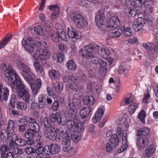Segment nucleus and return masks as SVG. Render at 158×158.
Masks as SVG:
<instances>
[{
	"label": "nucleus",
	"instance_id": "1",
	"mask_svg": "<svg viewBox=\"0 0 158 158\" xmlns=\"http://www.w3.org/2000/svg\"><path fill=\"white\" fill-rule=\"evenodd\" d=\"M22 44L27 53L31 55L34 60L33 65L37 74L44 78L43 67L39 61L42 62L49 58L51 54L48 50V45L44 41L40 42L30 37L26 40L23 39Z\"/></svg>",
	"mask_w": 158,
	"mask_h": 158
},
{
	"label": "nucleus",
	"instance_id": "2",
	"mask_svg": "<svg viewBox=\"0 0 158 158\" xmlns=\"http://www.w3.org/2000/svg\"><path fill=\"white\" fill-rule=\"evenodd\" d=\"M1 66L5 68V81L11 87L14 92H18V96L22 98L26 103H28L30 98L28 90L23 84L20 77L15 73L12 66L10 65L6 66L5 64H3Z\"/></svg>",
	"mask_w": 158,
	"mask_h": 158
},
{
	"label": "nucleus",
	"instance_id": "3",
	"mask_svg": "<svg viewBox=\"0 0 158 158\" xmlns=\"http://www.w3.org/2000/svg\"><path fill=\"white\" fill-rule=\"evenodd\" d=\"M21 58L17 59L16 66L21 71V74L24 79L30 85L33 94L36 96L41 88L42 81L40 78H37L35 83V75L32 72L30 68L23 64Z\"/></svg>",
	"mask_w": 158,
	"mask_h": 158
},
{
	"label": "nucleus",
	"instance_id": "4",
	"mask_svg": "<svg viewBox=\"0 0 158 158\" xmlns=\"http://www.w3.org/2000/svg\"><path fill=\"white\" fill-rule=\"evenodd\" d=\"M77 129H74L70 131H61L60 135L63 140L62 143L64 145L63 150L65 152H68L72 148L70 146L71 144V139L73 141L77 143L81 139V134L80 131L84 130V127L82 124H80L77 126Z\"/></svg>",
	"mask_w": 158,
	"mask_h": 158
},
{
	"label": "nucleus",
	"instance_id": "5",
	"mask_svg": "<svg viewBox=\"0 0 158 158\" xmlns=\"http://www.w3.org/2000/svg\"><path fill=\"white\" fill-rule=\"evenodd\" d=\"M105 10L101 9L96 13L95 16V22L101 30L107 31L109 29L118 28L120 26L119 19L117 16L110 17L105 24V16L104 14Z\"/></svg>",
	"mask_w": 158,
	"mask_h": 158
},
{
	"label": "nucleus",
	"instance_id": "6",
	"mask_svg": "<svg viewBox=\"0 0 158 158\" xmlns=\"http://www.w3.org/2000/svg\"><path fill=\"white\" fill-rule=\"evenodd\" d=\"M50 120L52 122H55L56 121L60 124L64 126V129H60V131L61 133V131H65L68 130L70 131L74 129H77V126L81 124L78 123L76 120H73L70 119H68L67 117L61 114L58 112H56L55 114H52L50 116Z\"/></svg>",
	"mask_w": 158,
	"mask_h": 158
},
{
	"label": "nucleus",
	"instance_id": "7",
	"mask_svg": "<svg viewBox=\"0 0 158 158\" xmlns=\"http://www.w3.org/2000/svg\"><path fill=\"white\" fill-rule=\"evenodd\" d=\"M100 50V54L104 58H106L109 55L110 52L108 48L101 44L92 46L90 45H86L85 47V50L81 49L79 52L80 54L86 57L90 58L92 56L91 52H94L95 54L98 53Z\"/></svg>",
	"mask_w": 158,
	"mask_h": 158
},
{
	"label": "nucleus",
	"instance_id": "8",
	"mask_svg": "<svg viewBox=\"0 0 158 158\" xmlns=\"http://www.w3.org/2000/svg\"><path fill=\"white\" fill-rule=\"evenodd\" d=\"M44 133L47 137L53 141L55 140L57 138L60 139L58 135L59 134L60 135L61 131H60V133H59V130L57 128L52 127V123L49 122L48 118L44 119Z\"/></svg>",
	"mask_w": 158,
	"mask_h": 158
},
{
	"label": "nucleus",
	"instance_id": "9",
	"mask_svg": "<svg viewBox=\"0 0 158 158\" xmlns=\"http://www.w3.org/2000/svg\"><path fill=\"white\" fill-rule=\"evenodd\" d=\"M65 30V27L59 24L57 28V34L52 30L49 31L48 34L49 36H51L52 40L56 43H58L60 40L67 42L68 41V36Z\"/></svg>",
	"mask_w": 158,
	"mask_h": 158
},
{
	"label": "nucleus",
	"instance_id": "10",
	"mask_svg": "<svg viewBox=\"0 0 158 158\" xmlns=\"http://www.w3.org/2000/svg\"><path fill=\"white\" fill-rule=\"evenodd\" d=\"M78 96L77 94H75L72 100H69L68 105L66 106V110L69 115L74 119L77 118V110L76 106L79 105L81 102L80 99L77 98Z\"/></svg>",
	"mask_w": 158,
	"mask_h": 158
},
{
	"label": "nucleus",
	"instance_id": "11",
	"mask_svg": "<svg viewBox=\"0 0 158 158\" xmlns=\"http://www.w3.org/2000/svg\"><path fill=\"white\" fill-rule=\"evenodd\" d=\"M72 21L79 29L85 28L88 25L87 21L85 18L80 14L74 12L70 15Z\"/></svg>",
	"mask_w": 158,
	"mask_h": 158
},
{
	"label": "nucleus",
	"instance_id": "12",
	"mask_svg": "<svg viewBox=\"0 0 158 158\" xmlns=\"http://www.w3.org/2000/svg\"><path fill=\"white\" fill-rule=\"evenodd\" d=\"M144 20L143 17H139L132 23V26L135 31H140L142 33L146 32L144 29V24H146Z\"/></svg>",
	"mask_w": 158,
	"mask_h": 158
},
{
	"label": "nucleus",
	"instance_id": "13",
	"mask_svg": "<svg viewBox=\"0 0 158 158\" xmlns=\"http://www.w3.org/2000/svg\"><path fill=\"white\" fill-rule=\"evenodd\" d=\"M119 142V140L117 138L116 135L114 134L110 138L109 142L106 144V150L107 152H110L114 146H117Z\"/></svg>",
	"mask_w": 158,
	"mask_h": 158
},
{
	"label": "nucleus",
	"instance_id": "14",
	"mask_svg": "<svg viewBox=\"0 0 158 158\" xmlns=\"http://www.w3.org/2000/svg\"><path fill=\"white\" fill-rule=\"evenodd\" d=\"M88 91L92 92L94 94H99L102 89V85H98L96 83L89 82L87 85Z\"/></svg>",
	"mask_w": 158,
	"mask_h": 158
},
{
	"label": "nucleus",
	"instance_id": "15",
	"mask_svg": "<svg viewBox=\"0 0 158 158\" xmlns=\"http://www.w3.org/2000/svg\"><path fill=\"white\" fill-rule=\"evenodd\" d=\"M9 90L8 88L0 84V101L4 100L6 101L9 95Z\"/></svg>",
	"mask_w": 158,
	"mask_h": 158
},
{
	"label": "nucleus",
	"instance_id": "16",
	"mask_svg": "<svg viewBox=\"0 0 158 158\" xmlns=\"http://www.w3.org/2000/svg\"><path fill=\"white\" fill-rule=\"evenodd\" d=\"M67 31L68 35L71 38L77 40L81 38V33L72 27H68Z\"/></svg>",
	"mask_w": 158,
	"mask_h": 158
},
{
	"label": "nucleus",
	"instance_id": "17",
	"mask_svg": "<svg viewBox=\"0 0 158 158\" xmlns=\"http://www.w3.org/2000/svg\"><path fill=\"white\" fill-rule=\"evenodd\" d=\"M137 145L139 150L143 148L148 143V139L145 136H138Z\"/></svg>",
	"mask_w": 158,
	"mask_h": 158
},
{
	"label": "nucleus",
	"instance_id": "18",
	"mask_svg": "<svg viewBox=\"0 0 158 158\" xmlns=\"http://www.w3.org/2000/svg\"><path fill=\"white\" fill-rule=\"evenodd\" d=\"M124 30L123 27L120 28H114L109 29L108 31L109 35L112 38H116L119 36L121 35Z\"/></svg>",
	"mask_w": 158,
	"mask_h": 158
},
{
	"label": "nucleus",
	"instance_id": "19",
	"mask_svg": "<svg viewBox=\"0 0 158 158\" xmlns=\"http://www.w3.org/2000/svg\"><path fill=\"white\" fill-rule=\"evenodd\" d=\"M123 137L122 140V145L118 150V153H121L126 150L128 146V142L127 141V131H125L123 133Z\"/></svg>",
	"mask_w": 158,
	"mask_h": 158
},
{
	"label": "nucleus",
	"instance_id": "20",
	"mask_svg": "<svg viewBox=\"0 0 158 158\" xmlns=\"http://www.w3.org/2000/svg\"><path fill=\"white\" fill-rule=\"evenodd\" d=\"M92 110L90 107H83L80 111V114L82 118L87 119L90 115Z\"/></svg>",
	"mask_w": 158,
	"mask_h": 158
},
{
	"label": "nucleus",
	"instance_id": "21",
	"mask_svg": "<svg viewBox=\"0 0 158 158\" xmlns=\"http://www.w3.org/2000/svg\"><path fill=\"white\" fill-rule=\"evenodd\" d=\"M129 68L127 64L126 63H121L118 69V72L120 74H123L126 77L129 74Z\"/></svg>",
	"mask_w": 158,
	"mask_h": 158
},
{
	"label": "nucleus",
	"instance_id": "22",
	"mask_svg": "<svg viewBox=\"0 0 158 158\" xmlns=\"http://www.w3.org/2000/svg\"><path fill=\"white\" fill-rule=\"evenodd\" d=\"M48 74L51 79L53 80L59 79L61 76L60 72L55 69L49 70Z\"/></svg>",
	"mask_w": 158,
	"mask_h": 158
},
{
	"label": "nucleus",
	"instance_id": "23",
	"mask_svg": "<svg viewBox=\"0 0 158 158\" xmlns=\"http://www.w3.org/2000/svg\"><path fill=\"white\" fill-rule=\"evenodd\" d=\"M30 129L28 130L25 133V136L27 139L32 138L34 137L35 133L39 131V128L36 130V128H32L29 127Z\"/></svg>",
	"mask_w": 158,
	"mask_h": 158
},
{
	"label": "nucleus",
	"instance_id": "24",
	"mask_svg": "<svg viewBox=\"0 0 158 158\" xmlns=\"http://www.w3.org/2000/svg\"><path fill=\"white\" fill-rule=\"evenodd\" d=\"M83 102L85 104L92 106L95 103V101L93 96H86L84 97Z\"/></svg>",
	"mask_w": 158,
	"mask_h": 158
},
{
	"label": "nucleus",
	"instance_id": "25",
	"mask_svg": "<svg viewBox=\"0 0 158 158\" xmlns=\"http://www.w3.org/2000/svg\"><path fill=\"white\" fill-rule=\"evenodd\" d=\"M27 123H29L28 126L29 127L31 128H36V130L38 129L39 128V127L38 124L36 123V120L35 119L31 118H27Z\"/></svg>",
	"mask_w": 158,
	"mask_h": 158
},
{
	"label": "nucleus",
	"instance_id": "26",
	"mask_svg": "<svg viewBox=\"0 0 158 158\" xmlns=\"http://www.w3.org/2000/svg\"><path fill=\"white\" fill-rule=\"evenodd\" d=\"M34 32L36 35H44L46 34L47 31L44 29L40 26L38 25L35 27Z\"/></svg>",
	"mask_w": 158,
	"mask_h": 158
},
{
	"label": "nucleus",
	"instance_id": "27",
	"mask_svg": "<svg viewBox=\"0 0 158 158\" xmlns=\"http://www.w3.org/2000/svg\"><path fill=\"white\" fill-rule=\"evenodd\" d=\"M13 139L16 141L17 145L23 146L26 144V141L23 139L18 138L16 134L13 135Z\"/></svg>",
	"mask_w": 158,
	"mask_h": 158
},
{
	"label": "nucleus",
	"instance_id": "28",
	"mask_svg": "<svg viewBox=\"0 0 158 158\" xmlns=\"http://www.w3.org/2000/svg\"><path fill=\"white\" fill-rule=\"evenodd\" d=\"M156 151V148L154 145H151L147 148L145 151V153L146 156L147 157H151Z\"/></svg>",
	"mask_w": 158,
	"mask_h": 158
},
{
	"label": "nucleus",
	"instance_id": "29",
	"mask_svg": "<svg viewBox=\"0 0 158 158\" xmlns=\"http://www.w3.org/2000/svg\"><path fill=\"white\" fill-rule=\"evenodd\" d=\"M139 106V103L136 101H134L131 104L128 108V110L130 114H133L135 111L136 109Z\"/></svg>",
	"mask_w": 158,
	"mask_h": 158
},
{
	"label": "nucleus",
	"instance_id": "30",
	"mask_svg": "<svg viewBox=\"0 0 158 158\" xmlns=\"http://www.w3.org/2000/svg\"><path fill=\"white\" fill-rule=\"evenodd\" d=\"M15 129V124L14 122L11 120H10L8 122L7 130L9 134H12Z\"/></svg>",
	"mask_w": 158,
	"mask_h": 158
},
{
	"label": "nucleus",
	"instance_id": "31",
	"mask_svg": "<svg viewBox=\"0 0 158 158\" xmlns=\"http://www.w3.org/2000/svg\"><path fill=\"white\" fill-rule=\"evenodd\" d=\"M66 65L67 68L71 71L75 70L77 68L75 62L72 60L68 61L67 62Z\"/></svg>",
	"mask_w": 158,
	"mask_h": 158
},
{
	"label": "nucleus",
	"instance_id": "32",
	"mask_svg": "<svg viewBox=\"0 0 158 158\" xmlns=\"http://www.w3.org/2000/svg\"><path fill=\"white\" fill-rule=\"evenodd\" d=\"M16 100V96L15 95L12 94L10 96V103L7 106V108L9 109H11L14 108Z\"/></svg>",
	"mask_w": 158,
	"mask_h": 158
},
{
	"label": "nucleus",
	"instance_id": "33",
	"mask_svg": "<svg viewBox=\"0 0 158 158\" xmlns=\"http://www.w3.org/2000/svg\"><path fill=\"white\" fill-rule=\"evenodd\" d=\"M154 5L153 1L152 0L147 1L144 3V6L147 8L146 10H148V13H151L152 11V5Z\"/></svg>",
	"mask_w": 158,
	"mask_h": 158
},
{
	"label": "nucleus",
	"instance_id": "34",
	"mask_svg": "<svg viewBox=\"0 0 158 158\" xmlns=\"http://www.w3.org/2000/svg\"><path fill=\"white\" fill-rule=\"evenodd\" d=\"M79 4L87 9V10H89L91 6H90V2L88 0H79L78 2Z\"/></svg>",
	"mask_w": 158,
	"mask_h": 158
},
{
	"label": "nucleus",
	"instance_id": "35",
	"mask_svg": "<svg viewBox=\"0 0 158 158\" xmlns=\"http://www.w3.org/2000/svg\"><path fill=\"white\" fill-rule=\"evenodd\" d=\"M69 87L71 89L75 90L77 92L79 91L82 88L81 85L75 81L71 83L69 85Z\"/></svg>",
	"mask_w": 158,
	"mask_h": 158
},
{
	"label": "nucleus",
	"instance_id": "36",
	"mask_svg": "<svg viewBox=\"0 0 158 158\" xmlns=\"http://www.w3.org/2000/svg\"><path fill=\"white\" fill-rule=\"evenodd\" d=\"M63 83L61 82H58L56 85L53 86L54 90L57 93H60L63 90Z\"/></svg>",
	"mask_w": 158,
	"mask_h": 158
},
{
	"label": "nucleus",
	"instance_id": "37",
	"mask_svg": "<svg viewBox=\"0 0 158 158\" xmlns=\"http://www.w3.org/2000/svg\"><path fill=\"white\" fill-rule=\"evenodd\" d=\"M91 53L93 55L90 58L86 57L84 56H83L82 55H81V56L84 57L89 59H91V61L94 64H98L101 59L98 57H96L94 56V55L96 54L94 53V52H91Z\"/></svg>",
	"mask_w": 158,
	"mask_h": 158
},
{
	"label": "nucleus",
	"instance_id": "38",
	"mask_svg": "<svg viewBox=\"0 0 158 158\" xmlns=\"http://www.w3.org/2000/svg\"><path fill=\"white\" fill-rule=\"evenodd\" d=\"M16 104L17 108L20 110L25 111L27 109V105L24 102L18 101Z\"/></svg>",
	"mask_w": 158,
	"mask_h": 158
},
{
	"label": "nucleus",
	"instance_id": "39",
	"mask_svg": "<svg viewBox=\"0 0 158 158\" xmlns=\"http://www.w3.org/2000/svg\"><path fill=\"white\" fill-rule=\"evenodd\" d=\"M53 57L55 60L61 62L63 61L64 55L62 53H55L53 54Z\"/></svg>",
	"mask_w": 158,
	"mask_h": 158
},
{
	"label": "nucleus",
	"instance_id": "40",
	"mask_svg": "<svg viewBox=\"0 0 158 158\" xmlns=\"http://www.w3.org/2000/svg\"><path fill=\"white\" fill-rule=\"evenodd\" d=\"M146 112L143 110H142L138 114L137 117L142 123H144L145 122V118L146 117Z\"/></svg>",
	"mask_w": 158,
	"mask_h": 158
},
{
	"label": "nucleus",
	"instance_id": "41",
	"mask_svg": "<svg viewBox=\"0 0 158 158\" xmlns=\"http://www.w3.org/2000/svg\"><path fill=\"white\" fill-rule=\"evenodd\" d=\"M126 10L127 15L129 17H134L138 13V10L136 9H127Z\"/></svg>",
	"mask_w": 158,
	"mask_h": 158
},
{
	"label": "nucleus",
	"instance_id": "42",
	"mask_svg": "<svg viewBox=\"0 0 158 158\" xmlns=\"http://www.w3.org/2000/svg\"><path fill=\"white\" fill-rule=\"evenodd\" d=\"M149 129L147 127H144L138 130L137 135L138 136H141V135H145L148 134L149 132Z\"/></svg>",
	"mask_w": 158,
	"mask_h": 158
},
{
	"label": "nucleus",
	"instance_id": "43",
	"mask_svg": "<svg viewBox=\"0 0 158 158\" xmlns=\"http://www.w3.org/2000/svg\"><path fill=\"white\" fill-rule=\"evenodd\" d=\"M118 123H119L121 124H124V125L126 128L129 127V124L128 123V121L126 117L122 116L121 117L118 118H117Z\"/></svg>",
	"mask_w": 158,
	"mask_h": 158
},
{
	"label": "nucleus",
	"instance_id": "44",
	"mask_svg": "<svg viewBox=\"0 0 158 158\" xmlns=\"http://www.w3.org/2000/svg\"><path fill=\"white\" fill-rule=\"evenodd\" d=\"M35 143L36 144L37 148L36 149L37 151H38L39 154H41L43 152L44 153V148L42 147V144L39 140H37L36 141Z\"/></svg>",
	"mask_w": 158,
	"mask_h": 158
},
{
	"label": "nucleus",
	"instance_id": "45",
	"mask_svg": "<svg viewBox=\"0 0 158 158\" xmlns=\"http://www.w3.org/2000/svg\"><path fill=\"white\" fill-rule=\"evenodd\" d=\"M146 2L145 0H133V6L137 7H141Z\"/></svg>",
	"mask_w": 158,
	"mask_h": 158
},
{
	"label": "nucleus",
	"instance_id": "46",
	"mask_svg": "<svg viewBox=\"0 0 158 158\" xmlns=\"http://www.w3.org/2000/svg\"><path fill=\"white\" fill-rule=\"evenodd\" d=\"M50 145L52 154H55L60 151V147L59 145L56 144H52Z\"/></svg>",
	"mask_w": 158,
	"mask_h": 158
},
{
	"label": "nucleus",
	"instance_id": "47",
	"mask_svg": "<svg viewBox=\"0 0 158 158\" xmlns=\"http://www.w3.org/2000/svg\"><path fill=\"white\" fill-rule=\"evenodd\" d=\"M104 107L103 106H99L95 114L97 116L101 118L102 117L104 113Z\"/></svg>",
	"mask_w": 158,
	"mask_h": 158
},
{
	"label": "nucleus",
	"instance_id": "48",
	"mask_svg": "<svg viewBox=\"0 0 158 158\" xmlns=\"http://www.w3.org/2000/svg\"><path fill=\"white\" fill-rule=\"evenodd\" d=\"M11 37L12 35H10L8 36L4 37L3 40L0 43V48H2L4 47L7 44Z\"/></svg>",
	"mask_w": 158,
	"mask_h": 158
},
{
	"label": "nucleus",
	"instance_id": "49",
	"mask_svg": "<svg viewBox=\"0 0 158 158\" xmlns=\"http://www.w3.org/2000/svg\"><path fill=\"white\" fill-rule=\"evenodd\" d=\"M155 37L156 39L154 43H153V45L152 47H153V50L155 52H158V31L155 34Z\"/></svg>",
	"mask_w": 158,
	"mask_h": 158
},
{
	"label": "nucleus",
	"instance_id": "50",
	"mask_svg": "<svg viewBox=\"0 0 158 158\" xmlns=\"http://www.w3.org/2000/svg\"><path fill=\"white\" fill-rule=\"evenodd\" d=\"M153 43L148 42L143 44V48L148 51H152L153 50V47H152Z\"/></svg>",
	"mask_w": 158,
	"mask_h": 158
},
{
	"label": "nucleus",
	"instance_id": "51",
	"mask_svg": "<svg viewBox=\"0 0 158 158\" xmlns=\"http://www.w3.org/2000/svg\"><path fill=\"white\" fill-rule=\"evenodd\" d=\"M8 132L5 130H2L1 134V137L2 140L4 141L6 140L8 138Z\"/></svg>",
	"mask_w": 158,
	"mask_h": 158
},
{
	"label": "nucleus",
	"instance_id": "52",
	"mask_svg": "<svg viewBox=\"0 0 158 158\" xmlns=\"http://www.w3.org/2000/svg\"><path fill=\"white\" fill-rule=\"evenodd\" d=\"M98 64L99 65L100 68L103 69L104 72H106L107 71V69L106 68L107 63L103 60H101Z\"/></svg>",
	"mask_w": 158,
	"mask_h": 158
},
{
	"label": "nucleus",
	"instance_id": "53",
	"mask_svg": "<svg viewBox=\"0 0 158 158\" xmlns=\"http://www.w3.org/2000/svg\"><path fill=\"white\" fill-rule=\"evenodd\" d=\"M25 152L28 154H31L36 152V149L31 147H27L24 149Z\"/></svg>",
	"mask_w": 158,
	"mask_h": 158
},
{
	"label": "nucleus",
	"instance_id": "54",
	"mask_svg": "<svg viewBox=\"0 0 158 158\" xmlns=\"http://www.w3.org/2000/svg\"><path fill=\"white\" fill-rule=\"evenodd\" d=\"M127 131V130H125L123 131V132L122 133V130L121 128L120 127H118L117 129V134L116 135L117 136V138L119 140V138L121 139L123 138V133L124 131Z\"/></svg>",
	"mask_w": 158,
	"mask_h": 158
},
{
	"label": "nucleus",
	"instance_id": "55",
	"mask_svg": "<svg viewBox=\"0 0 158 158\" xmlns=\"http://www.w3.org/2000/svg\"><path fill=\"white\" fill-rule=\"evenodd\" d=\"M123 27L124 28L123 32H124V35L127 36H129L131 35L132 33L131 29L129 27L125 28V27Z\"/></svg>",
	"mask_w": 158,
	"mask_h": 158
},
{
	"label": "nucleus",
	"instance_id": "56",
	"mask_svg": "<svg viewBox=\"0 0 158 158\" xmlns=\"http://www.w3.org/2000/svg\"><path fill=\"white\" fill-rule=\"evenodd\" d=\"M10 150V148L7 145H2L0 148V151L2 152V153L5 154L4 153L9 151Z\"/></svg>",
	"mask_w": 158,
	"mask_h": 158
},
{
	"label": "nucleus",
	"instance_id": "57",
	"mask_svg": "<svg viewBox=\"0 0 158 158\" xmlns=\"http://www.w3.org/2000/svg\"><path fill=\"white\" fill-rule=\"evenodd\" d=\"M47 90L48 94L49 96L51 97V98H55V93L53 91L51 87H48L47 88Z\"/></svg>",
	"mask_w": 158,
	"mask_h": 158
},
{
	"label": "nucleus",
	"instance_id": "58",
	"mask_svg": "<svg viewBox=\"0 0 158 158\" xmlns=\"http://www.w3.org/2000/svg\"><path fill=\"white\" fill-rule=\"evenodd\" d=\"M48 8L50 10L53 11V12H59V7L57 5L49 6Z\"/></svg>",
	"mask_w": 158,
	"mask_h": 158
},
{
	"label": "nucleus",
	"instance_id": "59",
	"mask_svg": "<svg viewBox=\"0 0 158 158\" xmlns=\"http://www.w3.org/2000/svg\"><path fill=\"white\" fill-rule=\"evenodd\" d=\"M11 152L13 153V154L15 156V155H22L23 153V151L22 149L18 148H15Z\"/></svg>",
	"mask_w": 158,
	"mask_h": 158
},
{
	"label": "nucleus",
	"instance_id": "60",
	"mask_svg": "<svg viewBox=\"0 0 158 158\" xmlns=\"http://www.w3.org/2000/svg\"><path fill=\"white\" fill-rule=\"evenodd\" d=\"M100 71L97 70L96 69L91 68L89 70V73L91 77L95 76L97 73Z\"/></svg>",
	"mask_w": 158,
	"mask_h": 158
},
{
	"label": "nucleus",
	"instance_id": "61",
	"mask_svg": "<svg viewBox=\"0 0 158 158\" xmlns=\"http://www.w3.org/2000/svg\"><path fill=\"white\" fill-rule=\"evenodd\" d=\"M134 101H136L135 98L133 97L130 98H126L124 100V102L125 104H128L130 103L131 104Z\"/></svg>",
	"mask_w": 158,
	"mask_h": 158
},
{
	"label": "nucleus",
	"instance_id": "62",
	"mask_svg": "<svg viewBox=\"0 0 158 158\" xmlns=\"http://www.w3.org/2000/svg\"><path fill=\"white\" fill-rule=\"evenodd\" d=\"M51 148V145L45 146L44 147V153L47 155L52 154Z\"/></svg>",
	"mask_w": 158,
	"mask_h": 158
},
{
	"label": "nucleus",
	"instance_id": "63",
	"mask_svg": "<svg viewBox=\"0 0 158 158\" xmlns=\"http://www.w3.org/2000/svg\"><path fill=\"white\" fill-rule=\"evenodd\" d=\"M143 19L145 22L146 21L148 23L151 22L152 20V16L148 14L145 15L144 16Z\"/></svg>",
	"mask_w": 158,
	"mask_h": 158
},
{
	"label": "nucleus",
	"instance_id": "64",
	"mask_svg": "<svg viewBox=\"0 0 158 158\" xmlns=\"http://www.w3.org/2000/svg\"><path fill=\"white\" fill-rule=\"evenodd\" d=\"M150 98V96L148 92L144 94V97L143 99V102L144 103H147Z\"/></svg>",
	"mask_w": 158,
	"mask_h": 158
}]
</instances>
